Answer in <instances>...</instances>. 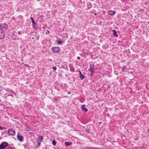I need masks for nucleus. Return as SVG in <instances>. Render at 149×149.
Segmentation results:
<instances>
[{
	"label": "nucleus",
	"mask_w": 149,
	"mask_h": 149,
	"mask_svg": "<svg viewBox=\"0 0 149 149\" xmlns=\"http://www.w3.org/2000/svg\"><path fill=\"white\" fill-rule=\"evenodd\" d=\"M52 50L53 53H58L61 51V49L58 47H54L52 48Z\"/></svg>",
	"instance_id": "f257e3e1"
},
{
	"label": "nucleus",
	"mask_w": 149,
	"mask_h": 149,
	"mask_svg": "<svg viewBox=\"0 0 149 149\" xmlns=\"http://www.w3.org/2000/svg\"><path fill=\"white\" fill-rule=\"evenodd\" d=\"M6 26L7 25L5 24H3L0 25V27L1 28L2 31L3 32L7 30V28Z\"/></svg>",
	"instance_id": "f03ea898"
},
{
	"label": "nucleus",
	"mask_w": 149,
	"mask_h": 149,
	"mask_svg": "<svg viewBox=\"0 0 149 149\" xmlns=\"http://www.w3.org/2000/svg\"><path fill=\"white\" fill-rule=\"evenodd\" d=\"M8 146V144L6 142H4L2 143L0 145V148H4V149H7V147Z\"/></svg>",
	"instance_id": "7ed1b4c3"
},
{
	"label": "nucleus",
	"mask_w": 149,
	"mask_h": 149,
	"mask_svg": "<svg viewBox=\"0 0 149 149\" xmlns=\"http://www.w3.org/2000/svg\"><path fill=\"white\" fill-rule=\"evenodd\" d=\"M8 132L9 135L13 136L15 134V131L14 130L11 129H9L8 130Z\"/></svg>",
	"instance_id": "20e7f679"
},
{
	"label": "nucleus",
	"mask_w": 149,
	"mask_h": 149,
	"mask_svg": "<svg viewBox=\"0 0 149 149\" xmlns=\"http://www.w3.org/2000/svg\"><path fill=\"white\" fill-rule=\"evenodd\" d=\"M17 138L20 141H22L23 140V137L18 134L17 136Z\"/></svg>",
	"instance_id": "39448f33"
},
{
	"label": "nucleus",
	"mask_w": 149,
	"mask_h": 149,
	"mask_svg": "<svg viewBox=\"0 0 149 149\" xmlns=\"http://www.w3.org/2000/svg\"><path fill=\"white\" fill-rule=\"evenodd\" d=\"M116 12L114 11H112V10H110L108 11V13L109 15H114Z\"/></svg>",
	"instance_id": "423d86ee"
},
{
	"label": "nucleus",
	"mask_w": 149,
	"mask_h": 149,
	"mask_svg": "<svg viewBox=\"0 0 149 149\" xmlns=\"http://www.w3.org/2000/svg\"><path fill=\"white\" fill-rule=\"evenodd\" d=\"M5 36V34L3 33V32L2 31L0 32V39H3Z\"/></svg>",
	"instance_id": "0eeeda50"
},
{
	"label": "nucleus",
	"mask_w": 149,
	"mask_h": 149,
	"mask_svg": "<svg viewBox=\"0 0 149 149\" xmlns=\"http://www.w3.org/2000/svg\"><path fill=\"white\" fill-rule=\"evenodd\" d=\"M81 108L83 111L85 112H86L88 111V109L86 108H85V105H82L81 106Z\"/></svg>",
	"instance_id": "6e6552de"
},
{
	"label": "nucleus",
	"mask_w": 149,
	"mask_h": 149,
	"mask_svg": "<svg viewBox=\"0 0 149 149\" xmlns=\"http://www.w3.org/2000/svg\"><path fill=\"white\" fill-rule=\"evenodd\" d=\"M112 31L113 32V35L116 37H118V35L117 34L116 31L114 30H112Z\"/></svg>",
	"instance_id": "1a4fd4ad"
},
{
	"label": "nucleus",
	"mask_w": 149,
	"mask_h": 149,
	"mask_svg": "<svg viewBox=\"0 0 149 149\" xmlns=\"http://www.w3.org/2000/svg\"><path fill=\"white\" fill-rule=\"evenodd\" d=\"M72 143L71 142H65V145L67 146L71 145H72Z\"/></svg>",
	"instance_id": "9d476101"
},
{
	"label": "nucleus",
	"mask_w": 149,
	"mask_h": 149,
	"mask_svg": "<svg viewBox=\"0 0 149 149\" xmlns=\"http://www.w3.org/2000/svg\"><path fill=\"white\" fill-rule=\"evenodd\" d=\"M31 22L32 23V24L33 25H36V23L34 22V20H33L32 17H31Z\"/></svg>",
	"instance_id": "9b49d317"
},
{
	"label": "nucleus",
	"mask_w": 149,
	"mask_h": 149,
	"mask_svg": "<svg viewBox=\"0 0 149 149\" xmlns=\"http://www.w3.org/2000/svg\"><path fill=\"white\" fill-rule=\"evenodd\" d=\"M42 138H43V136H39L38 138V140H40V141H42Z\"/></svg>",
	"instance_id": "f8f14e48"
},
{
	"label": "nucleus",
	"mask_w": 149,
	"mask_h": 149,
	"mask_svg": "<svg viewBox=\"0 0 149 149\" xmlns=\"http://www.w3.org/2000/svg\"><path fill=\"white\" fill-rule=\"evenodd\" d=\"M122 71L123 72H126V67H123L122 68Z\"/></svg>",
	"instance_id": "ddd939ff"
},
{
	"label": "nucleus",
	"mask_w": 149,
	"mask_h": 149,
	"mask_svg": "<svg viewBox=\"0 0 149 149\" xmlns=\"http://www.w3.org/2000/svg\"><path fill=\"white\" fill-rule=\"evenodd\" d=\"M94 65L93 64H91L90 66V69H93L94 68Z\"/></svg>",
	"instance_id": "4468645a"
},
{
	"label": "nucleus",
	"mask_w": 149,
	"mask_h": 149,
	"mask_svg": "<svg viewBox=\"0 0 149 149\" xmlns=\"http://www.w3.org/2000/svg\"><path fill=\"white\" fill-rule=\"evenodd\" d=\"M80 78L81 79H83L84 78H85V76L84 75H81L80 76Z\"/></svg>",
	"instance_id": "2eb2a0df"
},
{
	"label": "nucleus",
	"mask_w": 149,
	"mask_h": 149,
	"mask_svg": "<svg viewBox=\"0 0 149 149\" xmlns=\"http://www.w3.org/2000/svg\"><path fill=\"white\" fill-rule=\"evenodd\" d=\"M52 144L54 146H55L56 145V143L55 140H54L53 141Z\"/></svg>",
	"instance_id": "dca6fc26"
},
{
	"label": "nucleus",
	"mask_w": 149,
	"mask_h": 149,
	"mask_svg": "<svg viewBox=\"0 0 149 149\" xmlns=\"http://www.w3.org/2000/svg\"><path fill=\"white\" fill-rule=\"evenodd\" d=\"M89 71H90L91 72V74H92L93 73H94V71L93 69H89L88 70Z\"/></svg>",
	"instance_id": "f3484780"
},
{
	"label": "nucleus",
	"mask_w": 149,
	"mask_h": 149,
	"mask_svg": "<svg viewBox=\"0 0 149 149\" xmlns=\"http://www.w3.org/2000/svg\"><path fill=\"white\" fill-rule=\"evenodd\" d=\"M63 41H61L60 40H58L57 41V42H58V44H61V42H62Z\"/></svg>",
	"instance_id": "a211bd4d"
},
{
	"label": "nucleus",
	"mask_w": 149,
	"mask_h": 149,
	"mask_svg": "<svg viewBox=\"0 0 149 149\" xmlns=\"http://www.w3.org/2000/svg\"><path fill=\"white\" fill-rule=\"evenodd\" d=\"M5 129V127H1L0 126V130H3L4 129Z\"/></svg>",
	"instance_id": "6ab92c4d"
},
{
	"label": "nucleus",
	"mask_w": 149,
	"mask_h": 149,
	"mask_svg": "<svg viewBox=\"0 0 149 149\" xmlns=\"http://www.w3.org/2000/svg\"><path fill=\"white\" fill-rule=\"evenodd\" d=\"M52 68L54 70H56L57 69L56 67L55 66L53 67Z\"/></svg>",
	"instance_id": "aec40b11"
},
{
	"label": "nucleus",
	"mask_w": 149,
	"mask_h": 149,
	"mask_svg": "<svg viewBox=\"0 0 149 149\" xmlns=\"http://www.w3.org/2000/svg\"><path fill=\"white\" fill-rule=\"evenodd\" d=\"M79 74H80V75H82V74H81V71H79Z\"/></svg>",
	"instance_id": "412c9836"
},
{
	"label": "nucleus",
	"mask_w": 149,
	"mask_h": 149,
	"mask_svg": "<svg viewBox=\"0 0 149 149\" xmlns=\"http://www.w3.org/2000/svg\"><path fill=\"white\" fill-rule=\"evenodd\" d=\"M80 58H80V57L78 56V57H77V58L79 60V59H80Z\"/></svg>",
	"instance_id": "4be33fe9"
},
{
	"label": "nucleus",
	"mask_w": 149,
	"mask_h": 149,
	"mask_svg": "<svg viewBox=\"0 0 149 149\" xmlns=\"http://www.w3.org/2000/svg\"><path fill=\"white\" fill-rule=\"evenodd\" d=\"M38 144H39V145H38V146H39L40 144V143H38Z\"/></svg>",
	"instance_id": "5701e85b"
},
{
	"label": "nucleus",
	"mask_w": 149,
	"mask_h": 149,
	"mask_svg": "<svg viewBox=\"0 0 149 149\" xmlns=\"http://www.w3.org/2000/svg\"><path fill=\"white\" fill-rule=\"evenodd\" d=\"M97 15L96 13H95V15Z\"/></svg>",
	"instance_id": "b1692460"
},
{
	"label": "nucleus",
	"mask_w": 149,
	"mask_h": 149,
	"mask_svg": "<svg viewBox=\"0 0 149 149\" xmlns=\"http://www.w3.org/2000/svg\"><path fill=\"white\" fill-rule=\"evenodd\" d=\"M148 132L149 133V129H148Z\"/></svg>",
	"instance_id": "393cba45"
},
{
	"label": "nucleus",
	"mask_w": 149,
	"mask_h": 149,
	"mask_svg": "<svg viewBox=\"0 0 149 149\" xmlns=\"http://www.w3.org/2000/svg\"><path fill=\"white\" fill-rule=\"evenodd\" d=\"M148 23L149 24V22H148Z\"/></svg>",
	"instance_id": "a878e982"
},
{
	"label": "nucleus",
	"mask_w": 149,
	"mask_h": 149,
	"mask_svg": "<svg viewBox=\"0 0 149 149\" xmlns=\"http://www.w3.org/2000/svg\"><path fill=\"white\" fill-rule=\"evenodd\" d=\"M14 149H15V148H14Z\"/></svg>",
	"instance_id": "bb28decb"
}]
</instances>
